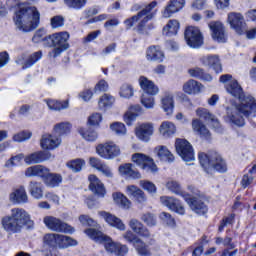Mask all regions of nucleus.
Here are the masks:
<instances>
[{"mask_svg": "<svg viewBox=\"0 0 256 256\" xmlns=\"http://www.w3.org/2000/svg\"><path fill=\"white\" fill-rule=\"evenodd\" d=\"M43 243L46 247H51L52 249H56L59 247V234L48 233L43 237Z\"/></svg>", "mask_w": 256, "mask_h": 256, "instance_id": "obj_43", "label": "nucleus"}, {"mask_svg": "<svg viewBox=\"0 0 256 256\" xmlns=\"http://www.w3.org/2000/svg\"><path fill=\"white\" fill-rule=\"evenodd\" d=\"M51 159V153L48 151H37L32 154L27 155L24 158L26 165H33L38 163H43L44 161H49Z\"/></svg>", "mask_w": 256, "mask_h": 256, "instance_id": "obj_19", "label": "nucleus"}, {"mask_svg": "<svg viewBox=\"0 0 256 256\" xmlns=\"http://www.w3.org/2000/svg\"><path fill=\"white\" fill-rule=\"evenodd\" d=\"M61 145V138L52 135V134H44L40 140V146L43 149L48 151H53V149H57Z\"/></svg>", "mask_w": 256, "mask_h": 256, "instance_id": "obj_20", "label": "nucleus"}, {"mask_svg": "<svg viewBox=\"0 0 256 256\" xmlns=\"http://www.w3.org/2000/svg\"><path fill=\"white\" fill-rule=\"evenodd\" d=\"M166 187L167 189H169V191L175 193V195H180L185 199V201H187V197H189V194L181 191V185H179V182L173 180L168 181L166 183Z\"/></svg>", "mask_w": 256, "mask_h": 256, "instance_id": "obj_44", "label": "nucleus"}, {"mask_svg": "<svg viewBox=\"0 0 256 256\" xmlns=\"http://www.w3.org/2000/svg\"><path fill=\"white\" fill-rule=\"evenodd\" d=\"M201 63L204 64L205 67H211L215 73H221V71H223L221 60L217 55L204 56L201 58Z\"/></svg>", "mask_w": 256, "mask_h": 256, "instance_id": "obj_27", "label": "nucleus"}, {"mask_svg": "<svg viewBox=\"0 0 256 256\" xmlns=\"http://www.w3.org/2000/svg\"><path fill=\"white\" fill-rule=\"evenodd\" d=\"M31 215L23 208L11 209V215L2 218V227L7 233H21L23 227H33Z\"/></svg>", "mask_w": 256, "mask_h": 256, "instance_id": "obj_2", "label": "nucleus"}, {"mask_svg": "<svg viewBox=\"0 0 256 256\" xmlns=\"http://www.w3.org/2000/svg\"><path fill=\"white\" fill-rule=\"evenodd\" d=\"M228 23L231 26V29H234L237 35H245V32H247V23L245 22V18L243 15H241V13H229Z\"/></svg>", "mask_w": 256, "mask_h": 256, "instance_id": "obj_12", "label": "nucleus"}, {"mask_svg": "<svg viewBox=\"0 0 256 256\" xmlns=\"http://www.w3.org/2000/svg\"><path fill=\"white\" fill-rule=\"evenodd\" d=\"M188 75H190V77H193L194 79H200L201 81H213V76H211V74L209 73H206L205 70L200 67L188 69Z\"/></svg>", "mask_w": 256, "mask_h": 256, "instance_id": "obj_32", "label": "nucleus"}, {"mask_svg": "<svg viewBox=\"0 0 256 256\" xmlns=\"http://www.w3.org/2000/svg\"><path fill=\"white\" fill-rule=\"evenodd\" d=\"M161 108L167 115H173V109H175V101L171 94H165L161 98Z\"/></svg>", "mask_w": 256, "mask_h": 256, "instance_id": "obj_36", "label": "nucleus"}, {"mask_svg": "<svg viewBox=\"0 0 256 256\" xmlns=\"http://www.w3.org/2000/svg\"><path fill=\"white\" fill-rule=\"evenodd\" d=\"M99 173H101V175H103V177H106L107 179H113V169L110 168L109 165H107V163H104L103 166L98 170Z\"/></svg>", "mask_w": 256, "mask_h": 256, "instance_id": "obj_59", "label": "nucleus"}, {"mask_svg": "<svg viewBox=\"0 0 256 256\" xmlns=\"http://www.w3.org/2000/svg\"><path fill=\"white\" fill-rule=\"evenodd\" d=\"M176 152L183 159V161H195V152L193 146L185 139H177L175 142Z\"/></svg>", "mask_w": 256, "mask_h": 256, "instance_id": "obj_11", "label": "nucleus"}, {"mask_svg": "<svg viewBox=\"0 0 256 256\" xmlns=\"http://www.w3.org/2000/svg\"><path fill=\"white\" fill-rule=\"evenodd\" d=\"M27 139H31V132L22 131L13 136V141H16V143H22V141H27Z\"/></svg>", "mask_w": 256, "mask_h": 256, "instance_id": "obj_60", "label": "nucleus"}, {"mask_svg": "<svg viewBox=\"0 0 256 256\" xmlns=\"http://www.w3.org/2000/svg\"><path fill=\"white\" fill-rule=\"evenodd\" d=\"M184 38L188 47L199 49L203 45V34L195 26H189L184 32Z\"/></svg>", "mask_w": 256, "mask_h": 256, "instance_id": "obj_9", "label": "nucleus"}, {"mask_svg": "<svg viewBox=\"0 0 256 256\" xmlns=\"http://www.w3.org/2000/svg\"><path fill=\"white\" fill-rule=\"evenodd\" d=\"M85 233L92 239V241H95V243L103 245L105 251L110 255L125 256L129 253V248H127L126 245L113 241L111 237L103 234V232L97 229L89 228L85 230Z\"/></svg>", "mask_w": 256, "mask_h": 256, "instance_id": "obj_3", "label": "nucleus"}, {"mask_svg": "<svg viewBox=\"0 0 256 256\" xmlns=\"http://www.w3.org/2000/svg\"><path fill=\"white\" fill-rule=\"evenodd\" d=\"M154 128L151 123H142L135 128V135L140 141L147 143L153 135Z\"/></svg>", "mask_w": 256, "mask_h": 256, "instance_id": "obj_15", "label": "nucleus"}, {"mask_svg": "<svg viewBox=\"0 0 256 256\" xmlns=\"http://www.w3.org/2000/svg\"><path fill=\"white\" fill-rule=\"evenodd\" d=\"M79 134L81 135V137L85 139V141H88L90 143L97 141V137H99V134H97V131H95L92 128H80Z\"/></svg>", "mask_w": 256, "mask_h": 256, "instance_id": "obj_42", "label": "nucleus"}, {"mask_svg": "<svg viewBox=\"0 0 256 256\" xmlns=\"http://www.w3.org/2000/svg\"><path fill=\"white\" fill-rule=\"evenodd\" d=\"M160 203L164 205V207H168L170 211H174V213H178V215H185V207L181 201L176 198L170 196H161Z\"/></svg>", "mask_w": 256, "mask_h": 256, "instance_id": "obj_13", "label": "nucleus"}, {"mask_svg": "<svg viewBox=\"0 0 256 256\" xmlns=\"http://www.w3.org/2000/svg\"><path fill=\"white\" fill-rule=\"evenodd\" d=\"M101 121H103V116L101 115V113H94L88 118L89 125L93 126L99 125Z\"/></svg>", "mask_w": 256, "mask_h": 256, "instance_id": "obj_64", "label": "nucleus"}, {"mask_svg": "<svg viewBox=\"0 0 256 256\" xmlns=\"http://www.w3.org/2000/svg\"><path fill=\"white\" fill-rule=\"evenodd\" d=\"M133 93V86L129 84H123L120 87L119 95L124 99H131V97H133Z\"/></svg>", "mask_w": 256, "mask_h": 256, "instance_id": "obj_53", "label": "nucleus"}, {"mask_svg": "<svg viewBox=\"0 0 256 256\" xmlns=\"http://www.w3.org/2000/svg\"><path fill=\"white\" fill-rule=\"evenodd\" d=\"M179 31V21L170 20L167 25L163 28V35L166 37H173V35H177Z\"/></svg>", "mask_w": 256, "mask_h": 256, "instance_id": "obj_41", "label": "nucleus"}, {"mask_svg": "<svg viewBox=\"0 0 256 256\" xmlns=\"http://www.w3.org/2000/svg\"><path fill=\"white\" fill-rule=\"evenodd\" d=\"M143 113V108L139 105L130 106L128 111L124 114V121L126 125H133V121Z\"/></svg>", "mask_w": 256, "mask_h": 256, "instance_id": "obj_29", "label": "nucleus"}, {"mask_svg": "<svg viewBox=\"0 0 256 256\" xmlns=\"http://www.w3.org/2000/svg\"><path fill=\"white\" fill-rule=\"evenodd\" d=\"M96 153L102 159L111 160L121 155V148L114 142H106L96 146Z\"/></svg>", "mask_w": 256, "mask_h": 256, "instance_id": "obj_7", "label": "nucleus"}, {"mask_svg": "<svg viewBox=\"0 0 256 256\" xmlns=\"http://www.w3.org/2000/svg\"><path fill=\"white\" fill-rule=\"evenodd\" d=\"M134 247L140 256H151V249L145 244L141 239H136L134 241Z\"/></svg>", "mask_w": 256, "mask_h": 256, "instance_id": "obj_45", "label": "nucleus"}, {"mask_svg": "<svg viewBox=\"0 0 256 256\" xmlns=\"http://www.w3.org/2000/svg\"><path fill=\"white\" fill-rule=\"evenodd\" d=\"M61 183H63V176H61V174L51 173V171L48 173V175L44 179V184L46 185V187H51V188L59 187Z\"/></svg>", "mask_w": 256, "mask_h": 256, "instance_id": "obj_38", "label": "nucleus"}, {"mask_svg": "<svg viewBox=\"0 0 256 256\" xmlns=\"http://www.w3.org/2000/svg\"><path fill=\"white\" fill-rule=\"evenodd\" d=\"M157 7V1H152L150 4H148L144 9H142L140 12L137 13V15L132 16L131 18L124 21L127 29H131L133 27L134 23L138 24V29L141 31L153 17H155V11H153L154 8Z\"/></svg>", "mask_w": 256, "mask_h": 256, "instance_id": "obj_6", "label": "nucleus"}, {"mask_svg": "<svg viewBox=\"0 0 256 256\" xmlns=\"http://www.w3.org/2000/svg\"><path fill=\"white\" fill-rule=\"evenodd\" d=\"M141 103L146 109H153V107H155V98L153 96L143 94Z\"/></svg>", "mask_w": 256, "mask_h": 256, "instance_id": "obj_56", "label": "nucleus"}, {"mask_svg": "<svg viewBox=\"0 0 256 256\" xmlns=\"http://www.w3.org/2000/svg\"><path fill=\"white\" fill-rule=\"evenodd\" d=\"M89 189L98 197H105V185L101 183V180L95 175L91 174L88 176Z\"/></svg>", "mask_w": 256, "mask_h": 256, "instance_id": "obj_21", "label": "nucleus"}, {"mask_svg": "<svg viewBox=\"0 0 256 256\" xmlns=\"http://www.w3.org/2000/svg\"><path fill=\"white\" fill-rule=\"evenodd\" d=\"M23 159H25V155L23 154L13 156L5 163V167H7L8 169L11 167H17V165H19L21 161H23Z\"/></svg>", "mask_w": 256, "mask_h": 256, "instance_id": "obj_55", "label": "nucleus"}, {"mask_svg": "<svg viewBox=\"0 0 256 256\" xmlns=\"http://www.w3.org/2000/svg\"><path fill=\"white\" fill-rule=\"evenodd\" d=\"M126 191L127 194L130 195V197H133V199H135V201L138 203H145L147 201L145 192H143V190L139 189L135 185L127 186Z\"/></svg>", "mask_w": 256, "mask_h": 256, "instance_id": "obj_33", "label": "nucleus"}, {"mask_svg": "<svg viewBox=\"0 0 256 256\" xmlns=\"http://www.w3.org/2000/svg\"><path fill=\"white\" fill-rule=\"evenodd\" d=\"M186 202L190 206V209H192V211H194V213H197L198 215H205V213H207L208 211V208L205 202L197 198H191L188 195Z\"/></svg>", "mask_w": 256, "mask_h": 256, "instance_id": "obj_28", "label": "nucleus"}, {"mask_svg": "<svg viewBox=\"0 0 256 256\" xmlns=\"http://www.w3.org/2000/svg\"><path fill=\"white\" fill-rule=\"evenodd\" d=\"M220 83H225L227 93L238 99L239 103L226 109V119L236 127H244L245 118L256 117V100L253 96L245 94L243 88L233 79L231 74L220 76Z\"/></svg>", "mask_w": 256, "mask_h": 256, "instance_id": "obj_1", "label": "nucleus"}, {"mask_svg": "<svg viewBox=\"0 0 256 256\" xmlns=\"http://www.w3.org/2000/svg\"><path fill=\"white\" fill-rule=\"evenodd\" d=\"M77 240L71 238L70 236H65L58 234V248L68 249V247H76Z\"/></svg>", "mask_w": 256, "mask_h": 256, "instance_id": "obj_40", "label": "nucleus"}, {"mask_svg": "<svg viewBox=\"0 0 256 256\" xmlns=\"http://www.w3.org/2000/svg\"><path fill=\"white\" fill-rule=\"evenodd\" d=\"M192 129L204 139H209V137H211V132H209L207 126H205V124H203L199 119L192 120Z\"/></svg>", "mask_w": 256, "mask_h": 256, "instance_id": "obj_34", "label": "nucleus"}, {"mask_svg": "<svg viewBox=\"0 0 256 256\" xmlns=\"http://www.w3.org/2000/svg\"><path fill=\"white\" fill-rule=\"evenodd\" d=\"M46 103L51 111H61L69 108V100L63 102H59L57 100H48Z\"/></svg>", "mask_w": 256, "mask_h": 256, "instance_id": "obj_47", "label": "nucleus"}, {"mask_svg": "<svg viewBox=\"0 0 256 256\" xmlns=\"http://www.w3.org/2000/svg\"><path fill=\"white\" fill-rule=\"evenodd\" d=\"M113 199L117 205H121L123 209H129L131 207V201L125 197V195L121 193H114L113 194Z\"/></svg>", "mask_w": 256, "mask_h": 256, "instance_id": "obj_51", "label": "nucleus"}, {"mask_svg": "<svg viewBox=\"0 0 256 256\" xmlns=\"http://www.w3.org/2000/svg\"><path fill=\"white\" fill-rule=\"evenodd\" d=\"M139 85L142 89V91H144V95H157L159 93V87H157V85H155V83L151 80H149L147 77L145 76H141L139 78Z\"/></svg>", "mask_w": 256, "mask_h": 256, "instance_id": "obj_24", "label": "nucleus"}, {"mask_svg": "<svg viewBox=\"0 0 256 256\" xmlns=\"http://www.w3.org/2000/svg\"><path fill=\"white\" fill-rule=\"evenodd\" d=\"M159 218L163 223L168 225V227H175V218H172L171 214L167 212H161Z\"/></svg>", "mask_w": 256, "mask_h": 256, "instance_id": "obj_58", "label": "nucleus"}, {"mask_svg": "<svg viewBox=\"0 0 256 256\" xmlns=\"http://www.w3.org/2000/svg\"><path fill=\"white\" fill-rule=\"evenodd\" d=\"M201 83L197 82V80L190 79L183 85L184 93L188 95H197V93H201Z\"/></svg>", "mask_w": 256, "mask_h": 256, "instance_id": "obj_35", "label": "nucleus"}, {"mask_svg": "<svg viewBox=\"0 0 256 256\" xmlns=\"http://www.w3.org/2000/svg\"><path fill=\"white\" fill-rule=\"evenodd\" d=\"M177 129L175 128V124L169 121H165L160 125V133L163 135V137H171V135H175V131Z\"/></svg>", "mask_w": 256, "mask_h": 256, "instance_id": "obj_46", "label": "nucleus"}, {"mask_svg": "<svg viewBox=\"0 0 256 256\" xmlns=\"http://www.w3.org/2000/svg\"><path fill=\"white\" fill-rule=\"evenodd\" d=\"M185 7V0H170L163 11V17L169 19L174 13H178Z\"/></svg>", "mask_w": 256, "mask_h": 256, "instance_id": "obj_23", "label": "nucleus"}, {"mask_svg": "<svg viewBox=\"0 0 256 256\" xmlns=\"http://www.w3.org/2000/svg\"><path fill=\"white\" fill-rule=\"evenodd\" d=\"M44 225L56 233H75V228L53 216L44 217Z\"/></svg>", "mask_w": 256, "mask_h": 256, "instance_id": "obj_8", "label": "nucleus"}, {"mask_svg": "<svg viewBox=\"0 0 256 256\" xmlns=\"http://www.w3.org/2000/svg\"><path fill=\"white\" fill-rule=\"evenodd\" d=\"M209 27L212 31V38L218 43L227 42V34H225V27L221 22H210Z\"/></svg>", "mask_w": 256, "mask_h": 256, "instance_id": "obj_17", "label": "nucleus"}, {"mask_svg": "<svg viewBox=\"0 0 256 256\" xmlns=\"http://www.w3.org/2000/svg\"><path fill=\"white\" fill-rule=\"evenodd\" d=\"M119 173L130 179H141V173L133 169V164L127 163L119 166Z\"/></svg>", "mask_w": 256, "mask_h": 256, "instance_id": "obj_30", "label": "nucleus"}, {"mask_svg": "<svg viewBox=\"0 0 256 256\" xmlns=\"http://www.w3.org/2000/svg\"><path fill=\"white\" fill-rule=\"evenodd\" d=\"M142 221L146 223L149 227H155L157 225V219L155 216L151 213H146L142 216Z\"/></svg>", "mask_w": 256, "mask_h": 256, "instance_id": "obj_61", "label": "nucleus"}, {"mask_svg": "<svg viewBox=\"0 0 256 256\" xmlns=\"http://www.w3.org/2000/svg\"><path fill=\"white\" fill-rule=\"evenodd\" d=\"M110 129L111 131L116 133V135H126L127 133V128L125 127V124L121 122H114L110 125Z\"/></svg>", "mask_w": 256, "mask_h": 256, "instance_id": "obj_54", "label": "nucleus"}, {"mask_svg": "<svg viewBox=\"0 0 256 256\" xmlns=\"http://www.w3.org/2000/svg\"><path fill=\"white\" fill-rule=\"evenodd\" d=\"M47 39H49V47H54L52 51L48 53L49 57H52L53 59H56V57H59L63 51L69 49V33L67 32L48 35Z\"/></svg>", "mask_w": 256, "mask_h": 256, "instance_id": "obj_5", "label": "nucleus"}, {"mask_svg": "<svg viewBox=\"0 0 256 256\" xmlns=\"http://www.w3.org/2000/svg\"><path fill=\"white\" fill-rule=\"evenodd\" d=\"M28 191L34 199H43V184L37 181H30Z\"/></svg>", "mask_w": 256, "mask_h": 256, "instance_id": "obj_37", "label": "nucleus"}, {"mask_svg": "<svg viewBox=\"0 0 256 256\" xmlns=\"http://www.w3.org/2000/svg\"><path fill=\"white\" fill-rule=\"evenodd\" d=\"M198 159L205 171H209V169H215L219 173H225L227 171L225 160L217 152H210L209 154L200 153Z\"/></svg>", "mask_w": 256, "mask_h": 256, "instance_id": "obj_4", "label": "nucleus"}, {"mask_svg": "<svg viewBox=\"0 0 256 256\" xmlns=\"http://www.w3.org/2000/svg\"><path fill=\"white\" fill-rule=\"evenodd\" d=\"M133 163H136L140 169L146 171V173H157V165L153 161V158L143 154L135 153L132 155Z\"/></svg>", "mask_w": 256, "mask_h": 256, "instance_id": "obj_10", "label": "nucleus"}, {"mask_svg": "<svg viewBox=\"0 0 256 256\" xmlns=\"http://www.w3.org/2000/svg\"><path fill=\"white\" fill-rule=\"evenodd\" d=\"M10 203H14L15 205H23L28 203L29 196H27V191L25 190V186H19L14 188L13 191L9 194Z\"/></svg>", "mask_w": 256, "mask_h": 256, "instance_id": "obj_14", "label": "nucleus"}, {"mask_svg": "<svg viewBox=\"0 0 256 256\" xmlns=\"http://www.w3.org/2000/svg\"><path fill=\"white\" fill-rule=\"evenodd\" d=\"M197 117H200V119H205L210 125H212L213 129L217 131L218 133H221V124H219V120L215 118L207 108H198L196 110Z\"/></svg>", "mask_w": 256, "mask_h": 256, "instance_id": "obj_18", "label": "nucleus"}, {"mask_svg": "<svg viewBox=\"0 0 256 256\" xmlns=\"http://www.w3.org/2000/svg\"><path fill=\"white\" fill-rule=\"evenodd\" d=\"M65 25V18L63 16H54L51 18V27L52 29H57Z\"/></svg>", "mask_w": 256, "mask_h": 256, "instance_id": "obj_62", "label": "nucleus"}, {"mask_svg": "<svg viewBox=\"0 0 256 256\" xmlns=\"http://www.w3.org/2000/svg\"><path fill=\"white\" fill-rule=\"evenodd\" d=\"M51 170L43 165L30 166L25 171L26 177H40L45 181Z\"/></svg>", "mask_w": 256, "mask_h": 256, "instance_id": "obj_22", "label": "nucleus"}, {"mask_svg": "<svg viewBox=\"0 0 256 256\" xmlns=\"http://www.w3.org/2000/svg\"><path fill=\"white\" fill-rule=\"evenodd\" d=\"M68 169H71L74 173H79L85 167V160L81 158H77L75 160H71L67 163Z\"/></svg>", "mask_w": 256, "mask_h": 256, "instance_id": "obj_49", "label": "nucleus"}, {"mask_svg": "<svg viewBox=\"0 0 256 256\" xmlns=\"http://www.w3.org/2000/svg\"><path fill=\"white\" fill-rule=\"evenodd\" d=\"M64 3L69 9L80 11L87 5V0H64Z\"/></svg>", "mask_w": 256, "mask_h": 256, "instance_id": "obj_52", "label": "nucleus"}, {"mask_svg": "<svg viewBox=\"0 0 256 256\" xmlns=\"http://www.w3.org/2000/svg\"><path fill=\"white\" fill-rule=\"evenodd\" d=\"M54 132L56 135H67V133H71V123L69 122H61L54 126Z\"/></svg>", "mask_w": 256, "mask_h": 256, "instance_id": "obj_50", "label": "nucleus"}, {"mask_svg": "<svg viewBox=\"0 0 256 256\" xmlns=\"http://www.w3.org/2000/svg\"><path fill=\"white\" fill-rule=\"evenodd\" d=\"M115 103V98L109 94H104L98 101V107L101 111H105L107 107H111Z\"/></svg>", "mask_w": 256, "mask_h": 256, "instance_id": "obj_48", "label": "nucleus"}, {"mask_svg": "<svg viewBox=\"0 0 256 256\" xmlns=\"http://www.w3.org/2000/svg\"><path fill=\"white\" fill-rule=\"evenodd\" d=\"M105 164L101 159L97 157H90L89 158V165L92 167V169H96V171H99V169Z\"/></svg>", "mask_w": 256, "mask_h": 256, "instance_id": "obj_63", "label": "nucleus"}, {"mask_svg": "<svg viewBox=\"0 0 256 256\" xmlns=\"http://www.w3.org/2000/svg\"><path fill=\"white\" fill-rule=\"evenodd\" d=\"M32 41L33 43H41L43 41H47V43H49V38L45 36V30L39 29L38 31L35 32Z\"/></svg>", "mask_w": 256, "mask_h": 256, "instance_id": "obj_57", "label": "nucleus"}, {"mask_svg": "<svg viewBox=\"0 0 256 256\" xmlns=\"http://www.w3.org/2000/svg\"><path fill=\"white\" fill-rule=\"evenodd\" d=\"M154 151L161 161H166L168 163H173V161H175V156H173L171 151L165 146H157Z\"/></svg>", "mask_w": 256, "mask_h": 256, "instance_id": "obj_39", "label": "nucleus"}, {"mask_svg": "<svg viewBox=\"0 0 256 256\" xmlns=\"http://www.w3.org/2000/svg\"><path fill=\"white\" fill-rule=\"evenodd\" d=\"M129 227L134 231V233L140 235V237H151L149 230L143 225V223L135 218L130 220Z\"/></svg>", "mask_w": 256, "mask_h": 256, "instance_id": "obj_31", "label": "nucleus"}, {"mask_svg": "<svg viewBox=\"0 0 256 256\" xmlns=\"http://www.w3.org/2000/svg\"><path fill=\"white\" fill-rule=\"evenodd\" d=\"M43 57L42 51L34 52L32 55H30L27 59L25 57V54H22L17 57L16 63L17 65H22V69H29V67H33Z\"/></svg>", "mask_w": 256, "mask_h": 256, "instance_id": "obj_16", "label": "nucleus"}, {"mask_svg": "<svg viewBox=\"0 0 256 256\" xmlns=\"http://www.w3.org/2000/svg\"><path fill=\"white\" fill-rule=\"evenodd\" d=\"M146 59L147 61L163 63L165 61V53H163V50L159 46H150L146 50Z\"/></svg>", "mask_w": 256, "mask_h": 256, "instance_id": "obj_26", "label": "nucleus"}, {"mask_svg": "<svg viewBox=\"0 0 256 256\" xmlns=\"http://www.w3.org/2000/svg\"><path fill=\"white\" fill-rule=\"evenodd\" d=\"M98 214L111 227H115L116 229H119L120 231H125V224L123 223V221H121L119 218H117V216H115L109 212H105V211H100Z\"/></svg>", "mask_w": 256, "mask_h": 256, "instance_id": "obj_25", "label": "nucleus"}]
</instances>
